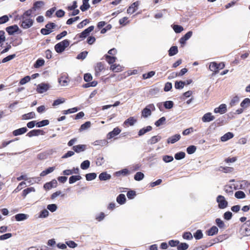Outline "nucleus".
<instances>
[{
	"mask_svg": "<svg viewBox=\"0 0 250 250\" xmlns=\"http://www.w3.org/2000/svg\"><path fill=\"white\" fill-rule=\"evenodd\" d=\"M32 13L31 10H27L19 18L21 20V26L23 29H28L31 27L34 22V20L32 19Z\"/></svg>",
	"mask_w": 250,
	"mask_h": 250,
	"instance_id": "1",
	"label": "nucleus"
},
{
	"mask_svg": "<svg viewBox=\"0 0 250 250\" xmlns=\"http://www.w3.org/2000/svg\"><path fill=\"white\" fill-rule=\"evenodd\" d=\"M69 44V41L67 39H65L57 43L55 45L54 48L56 52L58 53H61L64 51L65 48L67 47Z\"/></svg>",
	"mask_w": 250,
	"mask_h": 250,
	"instance_id": "2",
	"label": "nucleus"
},
{
	"mask_svg": "<svg viewBox=\"0 0 250 250\" xmlns=\"http://www.w3.org/2000/svg\"><path fill=\"white\" fill-rule=\"evenodd\" d=\"M225 63L223 62L217 63L216 62H212L209 66V69L214 73H217L219 70L222 69L225 67Z\"/></svg>",
	"mask_w": 250,
	"mask_h": 250,
	"instance_id": "3",
	"label": "nucleus"
},
{
	"mask_svg": "<svg viewBox=\"0 0 250 250\" xmlns=\"http://www.w3.org/2000/svg\"><path fill=\"white\" fill-rule=\"evenodd\" d=\"M155 110V107L153 104H149L142 111V116L147 118L150 116L151 112Z\"/></svg>",
	"mask_w": 250,
	"mask_h": 250,
	"instance_id": "4",
	"label": "nucleus"
},
{
	"mask_svg": "<svg viewBox=\"0 0 250 250\" xmlns=\"http://www.w3.org/2000/svg\"><path fill=\"white\" fill-rule=\"evenodd\" d=\"M217 202L218 203L219 208L223 209L228 206V203L225 200V197L222 195H219L217 197Z\"/></svg>",
	"mask_w": 250,
	"mask_h": 250,
	"instance_id": "5",
	"label": "nucleus"
},
{
	"mask_svg": "<svg viewBox=\"0 0 250 250\" xmlns=\"http://www.w3.org/2000/svg\"><path fill=\"white\" fill-rule=\"evenodd\" d=\"M94 28V26L92 25L85 29L82 33L78 34L76 35V37L78 38L84 39L88 36L89 33L92 32Z\"/></svg>",
	"mask_w": 250,
	"mask_h": 250,
	"instance_id": "6",
	"label": "nucleus"
},
{
	"mask_svg": "<svg viewBox=\"0 0 250 250\" xmlns=\"http://www.w3.org/2000/svg\"><path fill=\"white\" fill-rule=\"evenodd\" d=\"M95 76L98 77L100 75V73L104 69V64L102 62H99L96 63L95 66Z\"/></svg>",
	"mask_w": 250,
	"mask_h": 250,
	"instance_id": "7",
	"label": "nucleus"
},
{
	"mask_svg": "<svg viewBox=\"0 0 250 250\" xmlns=\"http://www.w3.org/2000/svg\"><path fill=\"white\" fill-rule=\"evenodd\" d=\"M227 106L225 104H222L219 105L218 107H216L214 109V112L215 113H220L223 114L227 112Z\"/></svg>",
	"mask_w": 250,
	"mask_h": 250,
	"instance_id": "8",
	"label": "nucleus"
},
{
	"mask_svg": "<svg viewBox=\"0 0 250 250\" xmlns=\"http://www.w3.org/2000/svg\"><path fill=\"white\" fill-rule=\"evenodd\" d=\"M57 184V181L55 179H53L51 181L45 183L43 186V188L46 190H49L53 188L56 187Z\"/></svg>",
	"mask_w": 250,
	"mask_h": 250,
	"instance_id": "9",
	"label": "nucleus"
},
{
	"mask_svg": "<svg viewBox=\"0 0 250 250\" xmlns=\"http://www.w3.org/2000/svg\"><path fill=\"white\" fill-rule=\"evenodd\" d=\"M121 131V130L119 128L115 127L113 129V130L112 131L109 132L107 134V138L108 139H110L119 134Z\"/></svg>",
	"mask_w": 250,
	"mask_h": 250,
	"instance_id": "10",
	"label": "nucleus"
},
{
	"mask_svg": "<svg viewBox=\"0 0 250 250\" xmlns=\"http://www.w3.org/2000/svg\"><path fill=\"white\" fill-rule=\"evenodd\" d=\"M139 3L138 1L133 3L127 9L128 14H132L134 13L138 9Z\"/></svg>",
	"mask_w": 250,
	"mask_h": 250,
	"instance_id": "11",
	"label": "nucleus"
},
{
	"mask_svg": "<svg viewBox=\"0 0 250 250\" xmlns=\"http://www.w3.org/2000/svg\"><path fill=\"white\" fill-rule=\"evenodd\" d=\"M214 119L215 117L212 115L210 112H208L204 115L202 118V120L203 122H209Z\"/></svg>",
	"mask_w": 250,
	"mask_h": 250,
	"instance_id": "12",
	"label": "nucleus"
},
{
	"mask_svg": "<svg viewBox=\"0 0 250 250\" xmlns=\"http://www.w3.org/2000/svg\"><path fill=\"white\" fill-rule=\"evenodd\" d=\"M192 32L191 31L187 32L183 37H182L179 41L180 43L182 45H184L186 43V41L188 40L192 36Z\"/></svg>",
	"mask_w": 250,
	"mask_h": 250,
	"instance_id": "13",
	"label": "nucleus"
},
{
	"mask_svg": "<svg viewBox=\"0 0 250 250\" xmlns=\"http://www.w3.org/2000/svg\"><path fill=\"white\" fill-rule=\"evenodd\" d=\"M136 122L137 120L134 117H130L124 122V125L126 127H128L129 126L133 125Z\"/></svg>",
	"mask_w": 250,
	"mask_h": 250,
	"instance_id": "14",
	"label": "nucleus"
},
{
	"mask_svg": "<svg viewBox=\"0 0 250 250\" xmlns=\"http://www.w3.org/2000/svg\"><path fill=\"white\" fill-rule=\"evenodd\" d=\"M181 138V136L180 134H175L173 136H172L169 137L167 139V143L168 144H174L175 142L179 141Z\"/></svg>",
	"mask_w": 250,
	"mask_h": 250,
	"instance_id": "15",
	"label": "nucleus"
},
{
	"mask_svg": "<svg viewBox=\"0 0 250 250\" xmlns=\"http://www.w3.org/2000/svg\"><path fill=\"white\" fill-rule=\"evenodd\" d=\"M242 229H244L246 235H250V220L246 221L242 226Z\"/></svg>",
	"mask_w": 250,
	"mask_h": 250,
	"instance_id": "16",
	"label": "nucleus"
},
{
	"mask_svg": "<svg viewBox=\"0 0 250 250\" xmlns=\"http://www.w3.org/2000/svg\"><path fill=\"white\" fill-rule=\"evenodd\" d=\"M218 229L217 227L213 226L209 229L206 231V233L208 236H212L218 233Z\"/></svg>",
	"mask_w": 250,
	"mask_h": 250,
	"instance_id": "17",
	"label": "nucleus"
},
{
	"mask_svg": "<svg viewBox=\"0 0 250 250\" xmlns=\"http://www.w3.org/2000/svg\"><path fill=\"white\" fill-rule=\"evenodd\" d=\"M44 5V2L42 1H37L34 3L33 7L30 9L31 13L33 14V12L36 10L37 9H39Z\"/></svg>",
	"mask_w": 250,
	"mask_h": 250,
	"instance_id": "18",
	"label": "nucleus"
},
{
	"mask_svg": "<svg viewBox=\"0 0 250 250\" xmlns=\"http://www.w3.org/2000/svg\"><path fill=\"white\" fill-rule=\"evenodd\" d=\"M27 129L26 127H24L14 130L12 133L14 136H17L25 133L27 132Z\"/></svg>",
	"mask_w": 250,
	"mask_h": 250,
	"instance_id": "19",
	"label": "nucleus"
},
{
	"mask_svg": "<svg viewBox=\"0 0 250 250\" xmlns=\"http://www.w3.org/2000/svg\"><path fill=\"white\" fill-rule=\"evenodd\" d=\"M48 89V86L47 84L41 83L39 84L37 87V91L40 93H43L46 91Z\"/></svg>",
	"mask_w": 250,
	"mask_h": 250,
	"instance_id": "20",
	"label": "nucleus"
},
{
	"mask_svg": "<svg viewBox=\"0 0 250 250\" xmlns=\"http://www.w3.org/2000/svg\"><path fill=\"white\" fill-rule=\"evenodd\" d=\"M18 28V26L17 25H14L6 27V31L11 35L17 32Z\"/></svg>",
	"mask_w": 250,
	"mask_h": 250,
	"instance_id": "21",
	"label": "nucleus"
},
{
	"mask_svg": "<svg viewBox=\"0 0 250 250\" xmlns=\"http://www.w3.org/2000/svg\"><path fill=\"white\" fill-rule=\"evenodd\" d=\"M85 149L86 145H79L73 146V149L76 153H80L81 152L85 150Z\"/></svg>",
	"mask_w": 250,
	"mask_h": 250,
	"instance_id": "22",
	"label": "nucleus"
},
{
	"mask_svg": "<svg viewBox=\"0 0 250 250\" xmlns=\"http://www.w3.org/2000/svg\"><path fill=\"white\" fill-rule=\"evenodd\" d=\"M123 67L119 64H113L111 65L110 69L114 72H119L123 71Z\"/></svg>",
	"mask_w": 250,
	"mask_h": 250,
	"instance_id": "23",
	"label": "nucleus"
},
{
	"mask_svg": "<svg viewBox=\"0 0 250 250\" xmlns=\"http://www.w3.org/2000/svg\"><path fill=\"white\" fill-rule=\"evenodd\" d=\"M111 177V175L105 172L101 173L99 176V178L101 181L109 180Z\"/></svg>",
	"mask_w": 250,
	"mask_h": 250,
	"instance_id": "24",
	"label": "nucleus"
},
{
	"mask_svg": "<svg viewBox=\"0 0 250 250\" xmlns=\"http://www.w3.org/2000/svg\"><path fill=\"white\" fill-rule=\"evenodd\" d=\"M88 1L89 0H83V4L80 6V9L82 11H85L89 8Z\"/></svg>",
	"mask_w": 250,
	"mask_h": 250,
	"instance_id": "25",
	"label": "nucleus"
},
{
	"mask_svg": "<svg viewBox=\"0 0 250 250\" xmlns=\"http://www.w3.org/2000/svg\"><path fill=\"white\" fill-rule=\"evenodd\" d=\"M152 127L150 125H148L146 127H144L139 130V131L138 132V135L139 136H142L146 132L151 131L152 130Z\"/></svg>",
	"mask_w": 250,
	"mask_h": 250,
	"instance_id": "26",
	"label": "nucleus"
},
{
	"mask_svg": "<svg viewBox=\"0 0 250 250\" xmlns=\"http://www.w3.org/2000/svg\"><path fill=\"white\" fill-rule=\"evenodd\" d=\"M116 200L119 204L123 205L125 202V196L124 194H120L117 196Z\"/></svg>",
	"mask_w": 250,
	"mask_h": 250,
	"instance_id": "27",
	"label": "nucleus"
},
{
	"mask_svg": "<svg viewBox=\"0 0 250 250\" xmlns=\"http://www.w3.org/2000/svg\"><path fill=\"white\" fill-rule=\"evenodd\" d=\"M241 107L246 109L250 106V99L249 98H245L241 103Z\"/></svg>",
	"mask_w": 250,
	"mask_h": 250,
	"instance_id": "28",
	"label": "nucleus"
},
{
	"mask_svg": "<svg viewBox=\"0 0 250 250\" xmlns=\"http://www.w3.org/2000/svg\"><path fill=\"white\" fill-rule=\"evenodd\" d=\"M233 134L231 132H228L221 137V140L223 142L227 141V140L231 139L233 137Z\"/></svg>",
	"mask_w": 250,
	"mask_h": 250,
	"instance_id": "29",
	"label": "nucleus"
},
{
	"mask_svg": "<svg viewBox=\"0 0 250 250\" xmlns=\"http://www.w3.org/2000/svg\"><path fill=\"white\" fill-rule=\"evenodd\" d=\"M104 57H105L106 61L109 64H113V63L114 62H115V61L117 59L116 57H115L114 56H111L110 55H105Z\"/></svg>",
	"mask_w": 250,
	"mask_h": 250,
	"instance_id": "30",
	"label": "nucleus"
},
{
	"mask_svg": "<svg viewBox=\"0 0 250 250\" xmlns=\"http://www.w3.org/2000/svg\"><path fill=\"white\" fill-rule=\"evenodd\" d=\"M35 191V189L33 187L28 188L22 191V196L24 198L28 194L31 192H34Z\"/></svg>",
	"mask_w": 250,
	"mask_h": 250,
	"instance_id": "31",
	"label": "nucleus"
},
{
	"mask_svg": "<svg viewBox=\"0 0 250 250\" xmlns=\"http://www.w3.org/2000/svg\"><path fill=\"white\" fill-rule=\"evenodd\" d=\"M188 71V69L186 68L182 69L179 72H173L172 73V77H175L177 76H182L186 74Z\"/></svg>",
	"mask_w": 250,
	"mask_h": 250,
	"instance_id": "32",
	"label": "nucleus"
},
{
	"mask_svg": "<svg viewBox=\"0 0 250 250\" xmlns=\"http://www.w3.org/2000/svg\"><path fill=\"white\" fill-rule=\"evenodd\" d=\"M35 117V113L34 112H29L26 114H24L22 116V119L23 120H28L33 119Z\"/></svg>",
	"mask_w": 250,
	"mask_h": 250,
	"instance_id": "33",
	"label": "nucleus"
},
{
	"mask_svg": "<svg viewBox=\"0 0 250 250\" xmlns=\"http://www.w3.org/2000/svg\"><path fill=\"white\" fill-rule=\"evenodd\" d=\"M45 61L43 59H38L35 62L34 64V67L35 68H39L44 64Z\"/></svg>",
	"mask_w": 250,
	"mask_h": 250,
	"instance_id": "34",
	"label": "nucleus"
},
{
	"mask_svg": "<svg viewBox=\"0 0 250 250\" xmlns=\"http://www.w3.org/2000/svg\"><path fill=\"white\" fill-rule=\"evenodd\" d=\"M161 139V137L160 136H154L152 137L148 141V143L152 145L156 143Z\"/></svg>",
	"mask_w": 250,
	"mask_h": 250,
	"instance_id": "35",
	"label": "nucleus"
},
{
	"mask_svg": "<svg viewBox=\"0 0 250 250\" xmlns=\"http://www.w3.org/2000/svg\"><path fill=\"white\" fill-rule=\"evenodd\" d=\"M178 52V48L176 46H173L170 47L168 51L169 56H172L176 54Z\"/></svg>",
	"mask_w": 250,
	"mask_h": 250,
	"instance_id": "36",
	"label": "nucleus"
},
{
	"mask_svg": "<svg viewBox=\"0 0 250 250\" xmlns=\"http://www.w3.org/2000/svg\"><path fill=\"white\" fill-rule=\"evenodd\" d=\"M128 174H129L128 170L126 168H124L120 171L116 172L115 174L116 176H120L121 175H122L123 176H126Z\"/></svg>",
	"mask_w": 250,
	"mask_h": 250,
	"instance_id": "37",
	"label": "nucleus"
},
{
	"mask_svg": "<svg viewBox=\"0 0 250 250\" xmlns=\"http://www.w3.org/2000/svg\"><path fill=\"white\" fill-rule=\"evenodd\" d=\"M55 169V167H49L45 170L42 171L41 174L40 176L41 177H43L46 175L47 174L53 172Z\"/></svg>",
	"mask_w": 250,
	"mask_h": 250,
	"instance_id": "38",
	"label": "nucleus"
},
{
	"mask_svg": "<svg viewBox=\"0 0 250 250\" xmlns=\"http://www.w3.org/2000/svg\"><path fill=\"white\" fill-rule=\"evenodd\" d=\"M91 126V122L90 121H87L85 123L82 124L79 129L80 131L85 130Z\"/></svg>",
	"mask_w": 250,
	"mask_h": 250,
	"instance_id": "39",
	"label": "nucleus"
},
{
	"mask_svg": "<svg viewBox=\"0 0 250 250\" xmlns=\"http://www.w3.org/2000/svg\"><path fill=\"white\" fill-rule=\"evenodd\" d=\"M82 179V177L80 175H73L71 176L69 179V183L71 184L76 181L80 180Z\"/></svg>",
	"mask_w": 250,
	"mask_h": 250,
	"instance_id": "40",
	"label": "nucleus"
},
{
	"mask_svg": "<svg viewBox=\"0 0 250 250\" xmlns=\"http://www.w3.org/2000/svg\"><path fill=\"white\" fill-rule=\"evenodd\" d=\"M189 245L186 243H180L178 245V250H186L188 248Z\"/></svg>",
	"mask_w": 250,
	"mask_h": 250,
	"instance_id": "41",
	"label": "nucleus"
},
{
	"mask_svg": "<svg viewBox=\"0 0 250 250\" xmlns=\"http://www.w3.org/2000/svg\"><path fill=\"white\" fill-rule=\"evenodd\" d=\"M27 218V215L23 213H19L15 215V219L18 221L24 220Z\"/></svg>",
	"mask_w": 250,
	"mask_h": 250,
	"instance_id": "42",
	"label": "nucleus"
},
{
	"mask_svg": "<svg viewBox=\"0 0 250 250\" xmlns=\"http://www.w3.org/2000/svg\"><path fill=\"white\" fill-rule=\"evenodd\" d=\"M186 83L183 81H176L175 83V87L176 89H182L184 85H185Z\"/></svg>",
	"mask_w": 250,
	"mask_h": 250,
	"instance_id": "43",
	"label": "nucleus"
},
{
	"mask_svg": "<svg viewBox=\"0 0 250 250\" xmlns=\"http://www.w3.org/2000/svg\"><path fill=\"white\" fill-rule=\"evenodd\" d=\"M49 124L48 120H44L42 121L36 123V125L38 127H41L45 125H47Z\"/></svg>",
	"mask_w": 250,
	"mask_h": 250,
	"instance_id": "44",
	"label": "nucleus"
},
{
	"mask_svg": "<svg viewBox=\"0 0 250 250\" xmlns=\"http://www.w3.org/2000/svg\"><path fill=\"white\" fill-rule=\"evenodd\" d=\"M219 170L220 171H223L225 173H229V172H231L233 170V168L231 167H219Z\"/></svg>",
	"mask_w": 250,
	"mask_h": 250,
	"instance_id": "45",
	"label": "nucleus"
},
{
	"mask_svg": "<svg viewBox=\"0 0 250 250\" xmlns=\"http://www.w3.org/2000/svg\"><path fill=\"white\" fill-rule=\"evenodd\" d=\"M94 144L95 146H104L107 144V142L105 139L99 140L95 141Z\"/></svg>",
	"mask_w": 250,
	"mask_h": 250,
	"instance_id": "46",
	"label": "nucleus"
},
{
	"mask_svg": "<svg viewBox=\"0 0 250 250\" xmlns=\"http://www.w3.org/2000/svg\"><path fill=\"white\" fill-rule=\"evenodd\" d=\"M97 174L95 173H90L85 175V178L87 181H91L96 178Z\"/></svg>",
	"mask_w": 250,
	"mask_h": 250,
	"instance_id": "47",
	"label": "nucleus"
},
{
	"mask_svg": "<svg viewBox=\"0 0 250 250\" xmlns=\"http://www.w3.org/2000/svg\"><path fill=\"white\" fill-rule=\"evenodd\" d=\"M90 162L88 160H85L81 164V168L82 169H86L89 167Z\"/></svg>",
	"mask_w": 250,
	"mask_h": 250,
	"instance_id": "48",
	"label": "nucleus"
},
{
	"mask_svg": "<svg viewBox=\"0 0 250 250\" xmlns=\"http://www.w3.org/2000/svg\"><path fill=\"white\" fill-rule=\"evenodd\" d=\"M26 185V183L25 182H21L19 185L18 186V187L16 188H15L14 191H13V193H17L18 192H19L22 189V188H23V187H24Z\"/></svg>",
	"mask_w": 250,
	"mask_h": 250,
	"instance_id": "49",
	"label": "nucleus"
},
{
	"mask_svg": "<svg viewBox=\"0 0 250 250\" xmlns=\"http://www.w3.org/2000/svg\"><path fill=\"white\" fill-rule=\"evenodd\" d=\"M235 196L238 199H242L246 197V195L243 191L239 190L235 193Z\"/></svg>",
	"mask_w": 250,
	"mask_h": 250,
	"instance_id": "50",
	"label": "nucleus"
},
{
	"mask_svg": "<svg viewBox=\"0 0 250 250\" xmlns=\"http://www.w3.org/2000/svg\"><path fill=\"white\" fill-rule=\"evenodd\" d=\"M193 235L196 239L199 240L203 237V234L201 230L198 229L194 233Z\"/></svg>",
	"mask_w": 250,
	"mask_h": 250,
	"instance_id": "51",
	"label": "nucleus"
},
{
	"mask_svg": "<svg viewBox=\"0 0 250 250\" xmlns=\"http://www.w3.org/2000/svg\"><path fill=\"white\" fill-rule=\"evenodd\" d=\"M186 154L184 152H179L175 154L174 157L176 160H181L185 157Z\"/></svg>",
	"mask_w": 250,
	"mask_h": 250,
	"instance_id": "52",
	"label": "nucleus"
},
{
	"mask_svg": "<svg viewBox=\"0 0 250 250\" xmlns=\"http://www.w3.org/2000/svg\"><path fill=\"white\" fill-rule=\"evenodd\" d=\"M144 177V174L141 172H137L134 175V179L136 181H140Z\"/></svg>",
	"mask_w": 250,
	"mask_h": 250,
	"instance_id": "53",
	"label": "nucleus"
},
{
	"mask_svg": "<svg viewBox=\"0 0 250 250\" xmlns=\"http://www.w3.org/2000/svg\"><path fill=\"white\" fill-rule=\"evenodd\" d=\"M174 105L173 102L171 101H167L164 103V106L166 109H171Z\"/></svg>",
	"mask_w": 250,
	"mask_h": 250,
	"instance_id": "54",
	"label": "nucleus"
},
{
	"mask_svg": "<svg viewBox=\"0 0 250 250\" xmlns=\"http://www.w3.org/2000/svg\"><path fill=\"white\" fill-rule=\"evenodd\" d=\"M155 74V72L153 71H150L148 73H145L143 75V78L144 79H149L153 77Z\"/></svg>",
	"mask_w": 250,
	"mask_h": 250,
	"instance_id": "55",
	"label": "nucleus"
},
{
	"mask_svg": "<svg viewBox=\"0 0 250 250\" xmlns=\"http://www.w3.org/2000/svg\"><path fill=\"white\" fill-rule=\"evenodd\" d=\"M65 102L64 98H60L55 100L52 104L53 106H56Z\"/></svg>",
	"mask_w": 250,
	"mask_h": 250,
	"instance_id": "56",
	"label": "nucleus"
},
{
	"mask_svg": "<svg viewBox=\"0 0 250 250\" xmlns=\"http://www.w3.org/2000/svg\"><path fill=\"white\" fill-rule=\"evenodd\" d=\"M196 150V147L194 146H190L187 148V152L189 154L194 153Z\"/></svg>",
	"mask_w": 250,
	"mask_h": 250,
	"instance_id": "57",
	"label": "nucleus"
},
{
	"mask_svg": "<svg viewBox=\"0 0 250 250\" xmlns=\"http://www.w3.org/2000/svg\"><path fill=\"white\" fill-rule=\"evenodd\" d=\"M166 118L165 117H162L158 120H157L155 123V125L156 126H159L161 125L164 124L166 121Z\"/></svg>",
	"mask_w": 250,
	"mask_h": 250,
	"instance_id": "58",
	"label": "nucleus"
},
{
	"mask_svg": "<svg viewBox=\"0 0 250 250\" xmlns=\"http://www.w3.org/2000/svg\"><path fill=\"white\" fill-rule=\"evenodd\" d=\"M89 20L88 19H85L83 20L82 21H81L80 23H79L77 25V27L78 28H82L84 26L86 25L87 24H88L89 22Z\"/></svg>",
	"mask_w": 250,
	"mask_h": 250,
	"instance_id": "59",
	"label": "nucleus"
},
{
	"mask_svg": "<svg viewBox=\"0 0 250 250\" xmlns=\"http://www.w3.org/2000/svg\"><path fill=\"white\" fill-rule=\"evenodd\" d=\"M215 222L218 227L221 229L224 228L225 224L224 222L220 218H217L215 220Z\"/></svg>",
	"mask_w": 250,
	"mask_h": 250,
	"instance_id": "60",
	"label": "nucleus"
},
{
	"mask_svg": "<svg viewBox=\"0 0 250 250\" xmlns=\"http://www.w3.org/2000/svg\"><path fill=\"white\" fill-rule=\"evenodd\" d=\"M239 102V98L236 96L234 97L231 100L230 102V105L231 106H233L235 105L236 104L238 103Z\"/></svg>",
	"mask_w": 250,
	"mask_h": 250,
	"instance_id": "61",
	"label": "nucleus"
},
{
	"mask_svg": "<svg viewBox=\"0 0 250 250\" xmlns=\"http://www.w3.org/2000/svg\"><path fill=\"white\" fill-rule=\"evenodd\" d=\"M126 196L129 199H132L136 196V192L134 190H129L127 192Z\"/></svg>",
	"mask_w": 250,
	"mask_h": 250,
	"instance_id": "62",
	"label": "nucleus"
},
{
	"mask_svg": "<svg viewBox=\"0 0 250 250\" xmlns=\"http://www.w3.org/2000/svg\"><path fill=\"white\" fill-rule=\"evenodd\" d=\"M56 8L55 7H52L49 10H47L46 12L45 13V16L47 17H51L52 16V15L54 13V12L55 11Z\"/></svg>",
	"mask_w": 250,
	"mask_h": 250,
	"instance_id": "63",
	"label": "nucleus"
},
{
	"mask_svg": "<svg viewBox=\"0 0 250 250\" xmlns=\"http://www.w3.org/2000/svg\"><path fill=\"white\" fill-rule=\"evenodd\" d=\"M173 29L177 33H180L183 30V27L178 25H174L173 27Z\"/></svg>",
	"mask_w": 250,
	"mask_h": 250,
	"instance_id": "64",
	"label": "nucleus"
}]
</instances>
